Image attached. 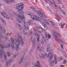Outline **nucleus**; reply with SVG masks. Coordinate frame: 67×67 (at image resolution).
Instances as JSON below:
<instances>
[{
	"label": "nucleus",
	"instance_id": "obj_16",
	"mask_svg": "<svg viewBox=\"0 0 67 67\" xmlns=\"http://www.w3.org/2000/svg\"><path fill=\"white\" fill-rule=\"evenodd\" d=\"M2 30V31L3 33H5V30L2 27L1 25L0 24V30Z\"/></svg>",
	"mask_w": 67,
	"mask_h": 67
},
{
	"label": "nucleus",
	"instance_id": "obj_14",
	"mask_svg": "<svg viewBox=\"0 0 67 67\" xmlns=\"http://www.w3.org/2000/svg\"><path fill=\"white\" fill-rule=\"evenodd\" d=\"M56 34L58 36H60V35L58 33H57L56 32H53V36L56 38H57V36H56Z\"/></svg>",
	"mask_w": 67,
	"mask_h": 67
},
{
	"label": "nucleus",
	"instance_id": "obj_61",
	"mask_svg": "<svg viewBox=\"0 0 67 67\" xmlns=\"http://www.w3.org/2000/svg\"><path fill=\"white\" fill-rule=\"evenodd\" d=\"M15 1V0H11V1H12V2H14Z\"/></svg>",
	"mask_w": 67,
	"mask_h": 67
},
{
	"label": "nucleus",
	"instance_id": "obj_8",
	"mask_svg": "<svg viewBox=\"0 0 67 67\" xmlns=\"http://www.w3.org/2000/svg\"><path fill=\"white\" fill-rule=\"evenodd\" d=\"M31 18L32 19H33V20H37V21H38L37 19H40V18L36 15L32 16Z\"/></svg>",
	"mask_w": 67,
	"mask_h": 67
},
{
	"label": "nucleus",
	"instance_id": "obj_40",
	"mask_svg": "<svg viewBox=\"0 0 67 67\" xmlns=\"http://www.w3.org/2000/svg\"><path fill=\"white\" fill-rule=\"evenodd\" d=\"M44 22L45 23H47V24L49 25V23L47 22V21L46 20H45L44 21Z\"/></svg>",
	"mask_w": 67,
	"mask_h": 67
},
{
	"label": "nucleus",
	"instance_id": "obj_46",
	"mask_svg": "<svg viewBox=\"0 0 67 67\" xmlns=\"http://www.w3.org/2000/svg\"><path fill=\"white\" fill-rule=\"evenodd\" d=\"M32 33H33V32H32V31H31V32L29 33V35H31V34H32Z\"/></svg>",
	"mask_w": 67,
	"mask_h": 67
},
{
	"label": "nucleus",
	"instance_id": "obj_57",
	"mask_svg": "<svg viewBox=\"0 0 67 67\" xmlns=\"http://www.w3.org/2000/svg\"><path fill=\"white\" fill-rule=\"evenodd\" d=\"M50 3L51 4V5H53V3H52V2H51V1H50Z\"/></svg>",
	"mask_w": 67,
	"mask_h": 67
},
{
	"label": "nucleus",
	"instance_id": "obj_9",
	"mask_svg": "<svg viewBox=\"0 0 67 67\" xmlns=\"http://www.w3.org/2000/svg\"><path fill=\"white\" fill-rule=\"evenodd\" d=\"M1 13L2 16L6 19H8V20H9V19H10L9 17H8V16L4 12H1Z\"/></svg>",
	"mask_w": 67,
	"mask_h": 67
},
{
	"label": "nucleus",
	"instance_id": "obj_49",
	"mask_svg": "<svg viewBox=\"0 0 67 67\" xmlns=\"http://www.w3.org/2000/svg\"><path fill=\"white\" fill-rule=\"evenodd\" d=\"M66 60H64L63 61V64H65L66 63Z\"/></svg>",
	"mask_w": 67,
	"mask_h": 67
},
{
	"label": "nucleus",
	"instance_id": "obj_35",
	"mask_svg": "<svg viewBox=\"0 0 67 67\" xmlns=\"http://www.w3.org/2000/svg\"><path fill=\"white\" fill-rule=\"evenodd\" d=\"M34 29L35 31L34 32H36V31H37V28H36V27H34Z\"/></svg>",
	"mask_w": 67,
	"mask_h": 67
},
{
	"label": "nucleus",
	"instance_id": "obj_27",
	"mask_svg": "<svg viewBox=\"0 0 67 67\" xmlns=\"http://www.w3.org/2000/svg\"><path fill=\"white\" fill-rule=\"evenodd\" d=\"M39 55L41 57H42V58H44V55L43 54H42L41 53H40Z\"/></svg>",
	"mask_w": 67,
	"mask_h": 67
},
{
	"label": "nucleus",
	"instance_id": "obj_39",
	"mask_svg": "<svg viewBox=\"0 0 67 67\" xmlns=\"http://www.w3.org/2000/svg\"><path fill=\"white\" fill-rule=\"evenodd\" d=\"M7 2L8 3H9V4L11 3V2L10 1H7Z\"/></svg>",
	"mask_w": 67,
	"mask_h": 67
},
{
	"label": "nucleus",
	"instance_id": "obj_21",
	"mask_svg": "<svg viewBox=\"0 0 67 67\" xmlns=\"http://www.w3.org/2000/svg\"><path fill=\"white\" fill-rule=\"evenodd\" d=\"M24 59V57H22L21 58V59H20V61L19 62V64H21V63H22V62L23 60V59Z\"/></svg>",
	"mask_w": 67,
	"mask_h": 67
},
{
	"label": "nucleus",
	"instance_id": "obj_33",
	"mask_svg": "<svg viewBox=\"0 0 67 67\" xmlns=\"http://www.w3.org/2000/svg\"><path fill=\"white\" fill-rule=\"evenodd\" d=\"M0 37L2 38H3V36L2 35V33H0ZM0 41H1V38H0Z\"/></svg>",
	"mask_w": 67,
	"mask_h": 67
},
{
	"label": "nucleus",
	"instance_id": "obj_38",
	"mask_svg": "<svg viewBox=\"0 0 67 67\" xmlns=\"http://www.w3.org/2000/svg\"><path fill=\"white\" fill-rule=\"evenodd\" d=\"M26 13V14H27V15H31V14H30V13H31L30 12H27Z\"/></svg>",
	"mask_w": 67,
	"mask_h": 67
},
{
	"label": "nucleus",
	"instance_id": "obj_51",
	"mask_svg": "<svg viewBox=\"0 0 67 67\" xmlns=\"http://www.w3.org/2000/svg\"><path fill=\"white\" fill-rule=\"evenodd\" d=\"M40 42H41V43H42V44H43L44 43V42H43V40H41L40 41Z\"/></svg>",
	"mask_w": 67,
	"mask_h": 67
},
{
	"label": "nucleus",
	"instance_id": "obj_26",
	"mask_svg": "<svg viewBox=\"0 0 67 67\" xmlns=\"http://www.w3.org/2000/svg\"><path fill=\"white\" fill-rule=\"evenodd\" d=\"M37 48L38 51H39V52H41V49L40 48V45H39L37 47Z\"/></svg>",
	"mask_w": 67,
	"mask_h": 67
},
{
	"label": "nucleus",
	"instance_id": "obj_30",
	"mask_svg": "<svg viewBox=\"0 0 67 67\" xmlns=\"http://www.w3.org/2000/svg\"><path fill=\"white\" fill-rule=\"evenodd\" d=\"M4 60H7V55L5 54H4Z\"/></svg>",
	"mask_w": 67,
	"mask_h": 67
},
{
	"label": "nucleus",
	"instance_id": "obj_17",
	"mask_svg": "<svg viewBox=\"0 0 67 67\" xmlns=\"http://www.w3.org/2000/svg\"><path fill=\"white\" fill-rule=\"evenodd\" d=\"M53 3L54 5L55 6V7L56 8H57L58 9H60V7L58 6V5H57V4L55 2H53Z\"/></svg>",
	"mask_w": 67,
	"mask_h": 67
},
{
	"label": "nucleus",
	"instance_id": "obj_31",
	"mask_svg": "<svg viewBox=\"0 0 67 67\" xmlns=\"http://www.w3.org/2000/svg\"><path fill=\"white\" fill-rule=\"evenodd\" d=\"M29 62H26V63H25V66L26 67H27L26 66H27L29 65Z\"/></svg>",
	"mask_w": 67,
	"mask_h": 67
},
{
	"label": "nucleus",
	"instance_id": "obj_41",
	"mask_svg": "<svg viewBox=\"0 0 67 67\" xmlns=\"http://www.w3.org/2000/svg\"><path fill=\"white\" fill-rule=\"evenodd\" d=\"M10 55H11V54L9 52H8L7 55H8V56L9 57L10 56Z\"/></svg>",
	"mask_w": 67,
	"mask_h": 67
},
{
	"label": "nucleus",
	"instance_id": "obj_59",
	"mask_svg": "<svg viewBox=\"0 0 67 67\" xmlns=\"http://www.w3.org/2000/svg\"><path fill=\"white\" fill-rule=\"evenodd\" d=\"M4 61L3 60H2L1 61V63H3Z\"/></svg>",
	"mask_w": 67,
	"mask_h": 67
},
{
	"label": "nucleus",
	"instance_id": "obj_44",
	"mask_svg": "<svg viewBox=\"0 0 67 67\" xmlns=\"http://www.w3.org/2000/svg\"><path fill=\"white\" fill-rule=\"evenodd\" d=\"M28 22H29L31 24L33 22V21L31 20H28Z\"/></svg>",
	"mask_w": 67,
	"mask_h": 67
},
{
	"label": "nucleus",
	"instance_id": "obj_3",
	"mask_svg": "<svg viewBox=\"0 0 67 67\" xmlns=\"http://www.w3.org/2000/svg\"><path fill=\"white\" fill-rule=\"evenodd\" d=\"M54 60L52 61L50 64V66H53L54 65V63H55V65L57 64V60H56V57L55 55L54 56Z\"/></svg>",
	"mask_w": 67,
	"mask_h": 67
},
{
	"label": "nucleus",
	"instance_id": "obj_5",
	"mask_svg": "<svg viewBox=\"0 0 67 67\" xmlns=\"http://www.w3.org/2000/svg\"><path fill=\"white\" fill-rule=\"evenodd\" d=\"M36 12L37 14H38L41 17H44V16L45 18H47V17L45 16V15H44V14H42V13H41L40 11H36Z\"/></svg>",
	"mask_w": 67,
	"mask_h": 67
},
{
	"label": "nucleus",
	"instance_id": "obj_15",
	"mask_svg": "<svg viewBox=\"0 0 67 67\" xmlns=\"http://www.w3.org/2000/svg\"><path fill=\"white\" fill-rule=\"evenodd\" d=\"M24 4H22L21 3H19L18 4V5H19L17 6L16 7V9H19L20 8V7H22L23 5Z\"/></svg>",
	"mask_w": 67,
	"mask_h": 67
},
{
	"label": "nucleus",
	"instance_id": "obj_48",
	"mask_svg": "<svg viewBox=\"0 0 67 67\" xmlns=\"http://www.w3.org/2000/svg\"><path fill=\"white\" fill-rule=\"evenodd\" d=\"M12 47L13 49H15V48L14 47V46H12Z\"/></svg>",
	"mask_w": 67,
	"mask_h": 67
},
{
	"label": "nucleus",
	"instance_id": "obj_28",
	"mask_svg": "<svg viewBox=\"0 0 67 67\" xmlns=\"http://www.w3.org/2000/svg\"><path fill=\"white\" fill-rule=\"evenodd\" d=\"M16 20L19 23H21V21L20 20V19H19V18H16Z\"/></svg>",
	"mask_w": 67,
	"mask_h": 67
},
{
	"label": "nucleus",
	"instance_id": "obj_63",
	"mask_svg": "<svg viewBox=\"0 0 67 67\" xmlns=\"http://www.w3.org/2000/svg\"><path fill=\"white\" fill-rule=\"evenodd\" d=\"M63 14H64V15H66V13H64V12H63Z\"/></svg>",
	"mask_w": 67,
	"mask_h": 67
},
{
	"label": "nucleus",
	"instance_id": "obj_7",
	"mask_svg": "<svg viewBox=\"0 0 67 67\" xmlns=\"http://www.w3.org/2000/svg\"><path fill=\"white\" fill-rule=\"evenodd\" d=\"M23 8H24V6L21 7V8H20V9L17 10V12H19V13L23 15V14H24V12H23V11L22 10V9H23Z\"/></svg>",
	"mask_w": 67,
	"mask_h": 67
},
{
	"label": "nucleus",
	"instance_id": "obj_4",
	"mask_svg": "<svg viewBox=\"0 0 67 67\" xmlns=\"http://www.w3.org/2000/svg\"><path fill=\"white\" fill-rule=\"evenodd\" d=\"M18 16L20 18L22 21L24 23V24H25L26 22L25 21V17L23 15L21 16L20 14H19L18 15Z\"/></svg>",
	"mask_w": 67,
	"mask_h": 67
},
{
	"label": "nucleus",
	"instance_id": "obj_24",
	"mask_svg": "<svg viewBox=\"0 0 67 67\" xmlns=\"http://www.w3.org/2000/svg\"><path fill=\"white\" fill-rule=\"evenodd\" d=\"M43 29L45 30V31H46L47 30V27L46 26H43Z\"/></svg>",
	"mask_w": 67,
	"mask_h": 67
},
{
	"label": "nucleus",
	"instance_id": "obj_56",
	"mask_svg": "<svg viewBox=\"0 0 67 67\" xmlns=\"http://www.w3.org/2000/svg\"><path fill=\"white\" fill-rule=\"evenodd\" d=\"M33 49H31L30 50V52H31V53H32V52H33Z\"/></svg>",
	"mask_w": 67,
	"mask_h": 67
},
{
	"label": "nucleus",
	"instance_id": "obj_13",
	"mask_svg": "<svg viewBox=\"0 0 67 67\" xmlns=\"http://www.w3.org/2000/svg\"><path fill=\"white\" fill-rule=\"evenodd\" d=\"M36 65H35L34 66L36 67H42V65L40 64V61H37V62Z\"/></svg>",
	"mask_w": 67,
	"mask_h": 67
},
{
	"label": "nucleus",
	"instance_id": "obj_42",
	"mask_svg": "<svg viewBox=\"0 0 67 67\" xmlns=\"http://www.w3.org/2000/svg\"><path fill=\"white\" fill-rule=\"evenodd\" d=\"M55 15H56V16H57V17L58 18H59V19H60V18H61L59 16V15H57V14H56Z\"/></svg>",
	"mask_w": 67,
	"mask_h": 67
},
{
	"label": "nucleus",
	"instance_id": "obj_12",
	"mask_svg": "<svg viewBox=\"0 0 67 67\" xmlns=\"http://www.w3.org/2000/svg\"><path fill=\"white\" fill-rule=\"evenodd\" d=\"M47 52H50L49 53H48V57H49V56L51 55V53H52V50H51V48H48L47 49Z\"/></svg>",
	"mask_w": 67,
	"mask_h": 67
},
{
	"label": "nucleus",
	"instance_id": "obj_6",
	"mask_svg": "<svg viewBox=\"0 0 67 67\" xmlns=\"http://www.w3.org/2000/svg\"><path fill=\"white\" fill-rule=\"evenodd\" d=\"M27 25L26 26L25 25H24L23 26L24 27V30H27V31H28L29 30V25H30V23L29 21H28L27 22Z\"/></svg>",
	"mask_w": 67,
	"mask_h": 67
},
{
	"label": "nucleus",
	"instance_id": "obj_43",
	"mask_svg": "<svg viewBox=\"0 0 67 67\" xmlns=\"http://www.w3.org/2000/svg\"><path fill=\"white\" fill-rule=\"evenodd\" d=\"M51 23H52L53 26H55V23H54V22H51Z\"/></svg>",
	"mask_w": 67,
	"mask_h": 67
},
{
	"label": "nucleus",
	"instance_id": "obj_34",
	"mask_svg": "<svg viewBox=\"0 0 67 67\" xmlns=\"http://www.w3.org/2000/svg\"><path fill=\"white\" fill-rule=\"evenodd\" d=\"M32 46L33 48H35V43L34 42V43H32Z\"/></svg>",
	"mask_w": 67,
	"mask_h": 67
},
{
	"label": "nucleus",
	"instance_id": "obj_32",
	"mask_svg": "<svg viewBox=\"0 0 67 67\" xmlns=\"http://www.w3.org/2000/svg\"><path fill=\"white\" fill-rule=\"evenodd\" d=\"M5 40H6L8 41H10V39H9V38H8L7 37H5Z\"/></svg>",
	"mask_w": 67,
	"mask_h": 67
},
{
	"label": "nucleus",
	"instance_id": "obj_25",
	"mask_svg": "<svg viewBox=\"0 0 67 67\" xmlns=\"http://www.w3.org/2000/svg\"><path fill=\"white\" fill-rule=\"evenodd\" d=\"M18 26L19 27V30H22V26H21L20 25L18 24Z\"/></svg>",
	"mask_w": 67,
	"mask_h": 67
},
{
	"label": "nucleus",
	"instance_id": "obj_1",
	"mask_svg": "<svg viewBox=\"0 0 67 67\" xmlns=\"http://www.w3.org/2000/svg\"><path fill=\"white\" fill-rule=\"evenodd\" d=\"M18 37H17V40L15 39V40H14V39L12 37L10 38V39L11 40V41L12 42L13 44H14V43H16V44H17V46H16L15 48L16 50V51H18L19 49V45H20V42L21 43V44L22 46H23V39L22 38V37H21L20 36V35H18Z\"/></svg>",
	"mask_w": 67,
	"mask_h": 67
},
{
	"label": "nucleus",
	"instance_id": "obj_50",
	"mask_svg": "<svg viewBox=\"0 0 67 67\" xmlns=\"http://www.w3.org/2000/svg\"><path fill=\"white\" fill-rule=\"evenodd\" d=\"M42 38L43 40H45V37L44 36H42Z\"/></svg>",
	"mask_w": 67,
	"mask_h": 67
},
{
	"label": "nucleus",
	"instance_id": "obj_2",
	"mask_svg": "<svg viewBox=\"0 0 67 67\" xmlns=\"http://www.w3.org/2000/svg\"><path fill=\"white\" fill-rule=\"evenodd\" d=\"M0 47L1 48L0 49V57L1 58H2V55L4 53L3 50H2V48H4V47L0 43Z\"/></svg>",
	"mask_w": 67,
	"mask_h": 67
},
{
	"label": "nucleus",
	"instance_id": "obj_62",
	"mask_svg": "<svg viewBox=\"0 0 67 67\" xmlns=\"http://www.w3.org/2000/svg\"><path fill=\"white\" fill-rule=\"evenodd\" d=\"M9 34H9V33H7L6 34V35H7V36L9 35Z\"/></svg>",
	"mask_w": 67,
	"mask_h": 67
},
{
	"label": "nucleus",
	"instance_id": "obj_20",
	"mask_svg": "<svg viewBox=\"0 0 67 67\" xmlns=\"http://www.w3.org/2000/svg\"><path fill=\"white\" fill-rule=\"evenodd\" d=\"M0 20L2 21V22H3L4 24L5 25L6 24V23H5V21H4V20L1 17H0Z\"/></svg>",
	"mask_w": 67,
	"mask_h": 67
},
{
	"label": "nucleus",
	"instance_id": "obj_64",
	"mask_svg": "<svg viewBox=\"0 0 67 67\" xmlns=\"http://www.w3.org/2000/svg\"><path fill=\"white\" fill-rule=\"evenodd\" d=\"M15 64H14L13 65V66L12 67H15Z\"/></svg>",
	"mask_w": 67,
	"mask_h": 67
},
{
	"label": "nucleus",
	"instance_id": "obj_60",
	"mask_svg": "<svg viewBox=\"0 0 67 67\" xmlns=\"http://www.w3.org/2000/svg\"><path fill=\"white\" fill-rule=\"evenodd\" d=\"M61 11L62 12H64V11H63V10L62 9H61Z\"/></svg>",
	"mask_w": 67,
	"mask_h": 67
},
{
	"label": "nucleus",
	"instance_id": "obj_55",
	"mask_svg": "<svg viewBox=\"0 0 67 67\" xmlns=\"http://www.w3.org/2000/svg\"><path fill=\"white\" fill-rule=\"evenodd\" d=\"M58 59H60V60H61L63 59L62 58H59Z\"/></svg>",
	"mask_w": 67,
	"mask_h": 67
},
{
	"label": "nucleus",
	"instance_id": "obj_10",
	"mask_svg": "<svg viewBox=\"0 0 67 67\" xmlns=\"http://www.w3.org/2000/svg\"><path fill=\"white\" fill-rule=\"evenodd\" d=\"M12 59L8 60V61L6 62L5 63V65L6 66H9V65H11V63L12 61Z\"/></svg>",
	"mask_w": 67,
	"mask_h": 67
},
{
	"label": "nucleus",
	"instance_id": "obj_45",
	"mask_svg": "<svg viewBox=\"0 0 67 67\" xmlns=\"http://www.w3.org/2000/svg\"><path fill=\"white\" fill-rule=\"evenodd\" d=\"M58 1L60 4H62V1H61L60 0H58Z\"/></svg>",
	"mask_w": 67,
	"mask_h": 67
},
{
	"label": "nucleus",
	"instance_id": "obj_37",
	"mask_svg": "<svg viewBox=\"0 0 67 67\" xmlns=\"http://www.w3.org/2000/svg\"><path fill=\"white\" fill-rule=\"evenodd\" d=\"M31 9H32V10H34V11H36V9H35V8H33V7H31Z\"/></svg>",
	"mask_w": 67,
	"mask_h": 67
},
{
	"label": "nucleus",
	"instance_id": "obj_19",
	"mask_svg": "<svg viewBox=\"0 0 67 67\" xmlns=\"http://www.w3.org/2000/svg\"><path fill=\"white\" fill-rule=\"evenodd\" d=\"M37 31H36L34 32V34L36 36H38V35H39L38 33V32H37Z\"/></svg>",
	"mask_w": 67,
	"mask_h": 67
},
{
	"label": "nucleus",
	"instance_id": "obj_53",
	"mask_svg": "<svg viewBox=\"0 0 67 67\" xmlns=\"http://www.w3.org/2000/svg\"><path fill=\"white\" fill-rule=\"evenodd\" d=\"M41 49L42 51H44V47L43 46H42L41 47Z\"/></svg>",
	"mask_w": 67,
	"mask_h": 67
},
{
	"label": "nucleus",
	"instance_id": "obj_11",
	"mask_svg": "<svg viewBox=\"0 0 67 67\" xmlns=\"http://www.w3.org/2000/svg\"><path fill=\"white\" fill-rule=\"evenodd\" d=\"M44 34L46 37L47 40H48L51 38V36L47 34V33L46 31L44 32Z\"/></svg>",
	"mask_w": 67,
	"mask_h": 67
},
{
	"label": "nucleus",
	"instance_id": "obj_22",
	"mask_svg": "<svg viewBox=\"0 0 67 67\" xmlns=\"http://www.w3.org/2000/svg\"><path fill=\"white\" fill-rule=\"evenodd\" d=\"M54 55V53H53L52 54H51V55L50 58V59H49V62H51V60H52V59L53 58V55Z\"/></svg>",
	"mask_w": 67,
	"mask_h": 67
},
{
	"label": "nucleus",
	"instance_id": "obj_58",
	"mask_svg": "<svg viewBox=\"0 0 67 67\" xmlns=\"http://www.w3.org/2000/svg\"><path fill=\"white\" fill-rule=\"evenodd\" d=\"M17 56V55H15L14 56V57H16Z\"/></svg>",
	"mask_w": 67,
	"mask_h": 67
},
{
	"label": "nucleus",
	"instance_id": "obj_23",
	"mask_svg": "<svg viewBox=\"0 0 67 67\" xmlns=\"http://www.w3.org/2000/svg\"><path fill=\"white\" fill-rule=\"evenodd\" d=\"M11 46H12V44H11V43H9L8 45L7 48H10Z\"/></svg>",
	"mask_w": 67,
	"mask_h": 67
},
{
	"label": "nucleus",
	"instance_id": "obj_54",
	"mask_svg": "<svg viewBox=\"0 0 67 67\" xmlns=\"http://www.w3.org/2000/svg\"><path fill=\"white\" fill-rule=\"evenodd\" d=\"M39 31H43V29L42 28H41V29H39Z\"/></svg>",
	"mask_w": 67,
	"mask_h": 67
},
{
	"label": "nucleus",
	"instance_id": "obj_18",
	"mask_svg": "<svg viewBox=\"0 0 67 67\" xmlns=\"http://www.w3.org/2000/svg\"><path fill=\"white\" fill-rule=\"evenodd\" d=\"M58 41L59 43H60V44H62V45H64V42H63L61 40L58 39Z\"/></svg>",
	"mask_w": 67,
	"mask_h": 67
},
{
	"label": "nucleus",
	"instance_id": "obj_36",
	"mask_svg": "<svg viewBox=\"0 0 67 67\" xmlns=\"http://www.w3.org/2000/svg\"><path fill=\"white\" fill-rule=\"evenodd\" d=\"M40 39V36H39V35L38 36H37V40L39 42L40 40H39Z\"/></svg>",
	"mask_w": 67,
	"mask_h": 67
},
{
	"label": "nucleus",
	"instance_id": "obj_29",
	"mask_svg": "<svg viewBox=\"0 0 67 67\" xmlns=\"http://www.w3.org/2000/svg\"><path fill=\"white\" fill-rule=\"evenodd\" d=\"M59 25L60 26H61L62 28V29L64 28V27H63V25L62 24V23H61L59 24Z\"/></svg>",
	"mask_w": 67,
	"mask_h": 67
},
{
	"label": "nucleus",
	"instance_id": "obj_47",
	"mask_svg": "<svg viewBox=\"0 0 67 67\" xmlns=\"http://www.w3.org/2000/svg\"><path fill=\"white\" fill-rule=\"evenodd\" d=\"M35 43V38H34L33 42H32V43Z\"/></svg>",
	"mask_w": 67,
	"mask_h": 67
},
{
	"label": "nucleus",
	"instance_id": "obj_52",
	"mask_svg": "<svg viewBox=\"0 0 67 67\" xmlns=\"http://www.w3.org/2000/svg\"><path fill=\"white\" fill-rule=\"evenodd\" d=\"M38 32L40 33V34H42V32H41V31H40V30H39L38 31H37Z\"/></svg>",
	"mask_w": 67,
	"mask_h": 67
}]
</instances>
